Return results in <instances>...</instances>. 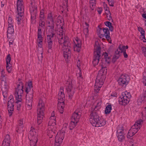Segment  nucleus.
I'll return each instance as SVG.
<instances>
[{
  "label": "nucleus",
  "instance_id": "2",
  "mask_svg": "<svg viewBox=\"0 0 146 146\" xmlns=\"http://www.w3.org/2000/svg\"><path fill=\"white\" fill-rule=\"evenodd\" d=\"M47 24H48L49 27L50 28L51 34L47 35V40L48 46V50L47 52H50L52 51V46L53 44L52 38L55 35L54 33V21L51 13H50L48 15V16L46 20Z\"/></svg>",
  "mask_w": 146,
  "mask_h": 146
},
{
  "label": "nucleus",
  "instance_id": "20",
  "mask_svg": "<svg viewBox=\"0 0 146 146\" xmlns=\"http://www.w3.org/2000/svg\"><path fill=\"white\" fill-rule=\"evenodd\" d=\"M13 96L10 95L9 98V100L8 102V109L9 113H11L14 110V99L12 98Z\"/></svg>",
  "mask_w": 146,
  "mask_h": 146
},
{
  "label": "nucleus",
  "instance_id": "40",
  "mask_svg": "<svg viewBox=\"0 0 146 146\" xmlns=\"http://www.w3.org/2000/svg\"><path fill=\"white\" fill-rule=\"evenodd\" d=\"M77 123H76L74 121L71 120L69 125V129L70 130L72 129L76 126Z\"/></svg>",
  "mask_w": 146,
  "mask_h": 146
},
{
  "label": "nucleus",
  "instance_id": "50",
  "mask_svg": "<svg viewBox=\"0 0 146 146\" xmlns=\"http://www.w3.org/2000/svg\"><path fill=\"white\" fill-rule=\"evenodd\" d=\"M31 90H33L32 88H31V87L27 86L26 87L25 91L28 94L29 92H30V91H31Z\"/></svg>",
  "mask_w": 146,
  "mask_h": 146
},
{
  "label": "nucleus",
  "instance_id": "17",
  "mask_svg": "<svg viewBox=\"0 0 146 146\" xmlns=\"http://www.w3.org/2000/svg\"><path fill=\"white\" fill-rule=\"evenodd\" d=\"M129 81V76L126 74H122L117 80L118 84L122 86H126L128 84Z\"/></svg>",
  "mask_w": 146,
  "mask_h": 146
},
{
  "label": "nucleus",
  "instance_id": "28",
  "mask_svg": "<svg viewBox=\"0 0 146 146\" xmlns=\"http://www.w3.org/2000/svg\"><path fill=\"white\" fill-rule=\"evenodd\" d=\"M103 56H104L106 63L108 64L110 63L111 61L110 55V54H108L107 52H105L104 53Z\"/></svg>",
  "mask_w": 146,
  "mask_h": 146
},
{
  "label": "nucleus",
  "instance_id": "33",
  "mask_svg": "<svg viewBox=\"0 0 146 146\" xmlns=\"http://www.w3.org/2000/svg\"><path fill=\"white\" fill-rule=\"evenodd\" d=\"M112 110L111 106L110 105H108L106 108L105 113L106 114H109Z\"/></svg>",
  "mask_w": 146,
  "mask_h": 146
},
{
  "label": "nucleus",
  "instance_id": "23",
  "mask_svg": "<svg viewBox=\"0 0 146 146\" xmlns=\"http://www.w3.org/2000/svg\"><path fill=\"white\" fill-rule=\"evenodd\" d=\"M80 117V113L74 112L71 117V120L74 121L76 123H78Z\"/></svg>",
  "mask_w": 146,
  "mask_h": 146
},
{
  "label": "nucleus",
  "instance_id": "37",
  "mask_svg": "<svg viewBox=\"0 0 146 146\" xmlns=\"http://www.w3.org/2000/svg\"><path fill=\"white\" fill-rule=\"evenodd\" d=\"M31 18L32 19H34L36 16V9L35 8V10H32L31 9Z\"/></svg>",
  "mask_w": 146,
  "mask_h": 146
},
{
  "label": "nucleus",
  "instance_id": "38",
  "mask_svg": "<svg viewBox=\"0 0 146 146\" xmlns=\"http://www.w3.org/2000/svg\"><path fill=\"white\" fill-rule=\"evenodd\" d=\"M102 104L101 100L100 98H98L96 100L95 103V108L98 107L100 106Z\"/></svg>",
  "mask_w": 146,
  "mask_h": 146
},
{
  "label": "nucleus",
  "instance_id": "8",
  "mask_svg": "<svg viewBox=\"0 0 146 146\" xmlns=\"http://www.w3.org/2000/svg\"><path fill=\"white\" fill-rule=\"evenodd\" d=\"M65 99L63 88L61 87L58 95V108L59 112L62 113L64 107V100Z\"/></svg>",
  "mask_w": 146,
  "mask_h": 146
},
{
  "label": "nucleus",
  "instance_id": "16",
  "mask_svg": "<svg viewBox=\"0 0 146 146\" xmlns=\"http://www.w3.org/2000/svg\"><path fill=\"white\" fill-rule=\"evenodd\" d=\"M65 132L63 130L58 132L55 137L54 146H60L64 138Z\"/></svg>",
  "mask_w": 146,
  "mask_h": 146
},
{
  "label": "nucleus",
  "instance_id": "55",
  "mask_svg": "<svg viewBox=\"0 0 146 146\" xmlns=\"http://www.w3.org/2000/svg\"><path fill=\"white\" fill-rule=\"evenodd\" d=\"M39 21H44V15H40Z\"/></svg>",
  "mask_w": 146,
  "mask_h": 146
},
{
  "label": "nucleus",
  "instance_id": "5",
  "mask_svg": "<svg viewBox=\"0 0 146 146\" xmlns=\"http://www.w3.org/2000/svg\"><path fill=\"white\" fill-rule=\"evenodd\" d=\"M89 121L93 126L96 127L104 126L106 124V121L103 119H100L99 116L94 111L91 113Z\"/></svg>",
  "mask_w": 146,
  "mask_h": 146
},
{
  "label": "nucleus",
  "instance_id": "14",
  "mask_svg": "<svg viewBox=\"0 0 146 146\" xmlns=\"http://www.w3.org/2000/svg\"><path fill=\"white\" fill-rule=\"evenodd\" d=\"M70 79H68L66 83V89L69 98L71 99L75 92V88L72 84Z\"/></svg>",
  "mask_w": 146,
  "mask_h": 146
},
{
  "label": "nucleus",
  "instance_id": "36",
  "mask_svg": "<svg viewBox=\"0 0 146 146\" xmlns=\"http://www.w3.org/2000/svg\"><path fill=\"white\" fill-rule=\"evenodd\" d=\"M38 50H43V42H36Z\"/></svg>",
  "mask_w": 146,
  "mask_h": 146
},
{
  "label": "nucleus",
  "instance_id": "13",
  "mask_svg": "<svg viewBox=\"0 0 146 146\" xmlns=\"http://www.w3.org/2000/svg\"><path fill=\"white\" fill-rule=\"evenodd\" d=\"M23 85L22 83L20 82L19 84L17 85V88L16 89L14 95L15 97L16 100L20 101L22 100L23 90Z\"/></svg>",
  "mask_w": 146,
  "mask_h": 146
},
{
  "label": "nucleus",
  "instance_id": "45",
  "mask_svg": "<svg viewBox=\"0 0 146 146\" xmlns=\"http://www.w3.org/2000/svg\"><path fill=\"white\" fill-rule=\"evenodd\" d=\"M125 46H120L118 48L120 50V52L122 53H123L125 51H126V50L125 49Z\"/></svg>",
  "mask_w": 146,
  "mask_h": 146
},
{
  "label": "nucleus",
  "instance_id": "24",
  "mask_svg": "<svg viewBox=\"0 0 146 146\" xmlns=\"http://www.w3.org/2000/svg\"><path fill=\"white\" fill-rule=\"evenodd\" d=\"M10 140L9 135H7L5 137L2 146H10Z\"/></svg>",
  "mask_w": 146,
  "mask_h": 146
},
{
  "label": "nucleus",
  "instance_id": "27",
  "mask_svg": "<svg viewBox=\"0 0 146 146\" xmlns=\"http://www.w3.org/2000/svg\"><path fill=\"white\" fill-rule=\"evenodd\" d=\"M39 25L38 27V32H42L44 29L45 22L44 21H39Z\"/></svg>",
  "mask_w": 146,
  "mask_h": 146
},
{
  "label": "nucleus",
  "instance_id": "46",
  "mask_svg": "<svg viewBox=\"0 0 146 146\" xmlns=\"http://www.w3.org/2000/svg\"><path fill=\"white\" fill-rule=\"evenodd\" d=\"M106 15L107 17L108 18V20L109 21H112L113 20L111 15L110 12V13L106 12Z\"/></svg>",
  "mask_w": 146,
  "mask_h": 146
},
{
  "label": "nucleus",
  "instance_id": "52",
  "mask_svg": "<svg viewBox=\"0 0 146 146\" xmlns=\"http://www.w3.org/2000/svg\"><path fill=\"white\" fill-rule=\"evenodd\" d=\"M96 1V0H90V6H93L94 5Z\"/></svg>",
  "mask_w": 146,
  "mask_h": 146
},
{
  "label": "nucleus",
  "instance_id": "62",
  "mask_svg": "<svg viewBox=\"0 0 146 146\" xmlns=\"http://www.w3.org/2000/svg\"><path fill=\"white\" fill-rule=\"evenodd\" d=\"M141 38H142V40L143 42H146V39H145V37L143 38V37L141 36Z\"/></svg>",
  "mask_w": 146,
  "mask_h": 146
},
{
  "label": "nucleus",
  "instance_id": "25",
  "mask_svg": "<svg viewBox=\"0 0 146 146\" xmlns=\"http://www.w3.org/2000/svg\"><path fill=\"white\" fill-rule=\"evenodd\" d=\"M23 119H20L18 121V125L17 128H16V131L19 133H21L23 131Z\"/></svg>",
  "mask_w": 146,
  "mask_h": 146
},
{
  "label": "nucleus",
  "instance_id": "29",
  "mask_svg": "<svg viewBox=\"0 0 146 146\" xmlns=\"http://www.w3.org/2000/svg\"><path fill=\"white\" fill-rule=\"evenodd\" d=\"M33 100H26V107L28 110H31L32 108Z\"/></svg>",
  "mask_w": 146,
  "mask_h": 146
},
{
  "label": "nucleus",
  "instance_id": "15",
  "mask_svg": "<svg viewBox=\"0 0 146 146\" xmlns=\"http://www.w3.org/2000/svg\"><path fill=\"white\" fill-rule=\"evenodd\" d=\"M131 97L130 93L127 92L122 93L119 99V103L123 105H125L129 103Z\"/></svg>",
  "mask_w": 146,
  "mask_h": 146
},
{
  "label": "nucleus",
  "instance_id": "60",
  "mask_svg": "<svg viewBox=\"0 0 146 146\" xmlns=\"http://www.w3.org/2000/svg\"><path fill=\"white\" fill-rule=\"evenodd\" d=\"M44 11L43 9H42L40 11V15H44Z\"/></svg>",
  "mask_w": 146,
  "mask_h": 146
},
{
  "label": "nucleus",
  "instance_id": "43",
  "mask_svg": "<svg viewBox=\"0 0 146 146\" xmlns=\"http://www.w3.org/2000/svg\"><path fill=\"white\" fill-rule=\"evenodd\" d=\"M80 61L79 60H78L77 62V66L78 67V68L79 69V73H78V75L79 77H81V74L80 73V72H81V70L79 67L80 66Z\"/></svg>",
  "mask_w": 146,
  "mask_h": 146
},
{
  "label": "nucleus",
  "instance_id": "51",
  "mask_svg": "<svg viewBox=\"0 0 146 146\" xmlns=\"http://www.w3.org/2000/svg\"><path fill=\"white\" fill-rule=\"evenodd\" d=\"M142 115L143 117L146 119V107L145 108L144 110L142 112Z\"/></svg>",
  "mask_w": 146,
  "mask_h": 146
},
{
  "label": "nucleus",
  "instance_id": "11",
  "mask_svg": "<svg viewBox=\"0 0 146 146\" xmlns=\"http://www.w3.org/2000/svg\"><path fill=\"white\" fill-rule=\"evenodd\" d=\"M29 138L30 141V146H36V143L38 140V135L35 129L32 127L31 128L29 131Z\"/></svg>",
  "mask_w": 146,
  "mask_h": 146
},
{
  "label": "nucleus",
  "instance_id": "63",
  "mask_svg": "<svg viewBox=\"0 0 146 146\" xmlns=\"http://www.w3.org/2000/svg\"><path fill=\"white\" fill-rule=\"evenodd\" d=\"M13 40H10V41L9 42V44L10 45V46H11V44H13Z\"/></svg>",
  "mask_w": 146,
  "mask_h": 146
},
{
  "label": "nucleus",
  "instance_id": "32",
  "mask_svg": "<svg viewBox=\"0 0 146 146\" xmlns=\"http://www.w3.org/2000/svg\"><path fill=\"white\" fill-rule=\"evenodd\" d=\"M38 51L37 55L38 60L40 61L42 60L43 58V50H38Z\"/></svg>",
  "mask_w": 146,
  "mask_h": 146
},
{
  "label": "nucleus",
  "instance_id": "44",
  "mask_svg": "<svg viewBox=\"0 0 146 146\" xmlns=\"http://www.w3.org/2000/svg\"><path fill=\"white\" fill-rule=\"evenodd\" d=\"M31 93L32 92H31V94H29L26 95V100H33V94Z\"/></svg>",
  "mask_w": 146,
  "mask_h": 146
},
{
  "label": "nucleus",
  "instance_id": "42",
  "mask_svg": "<svg viewBox=\"0 0 146 146\" xmlns=\"http://www.w3.org/2000/svg\"><path fill=\"white\" fill-rule=\"evenodd\" d=\"M138 29L139 31L141 34V35L143 38H145V31L143 29L140 27H138Z\"/></svg>",
  "mask_w": 146,
  "mask_h": 146
},
{
  "label": "nucleus",
  "instance_id": "10",
  "mask_svg": "<svg viewBox=\"0 0 146 146\" xmlns=\"http://www.w3.org/2000/svg\"><path fill=\"white\" fill-rule=\"evenodd\" d=\"M142 123V121L141 119L136 121L129 130L127 135V137L130 138L134 135L140 129Z\"/></svg>",
  "mask_w": 146,
  "mask_h": 146
},
{
  "label": "nucleus",
  "instance_id": "47",
  "mask_svg": "<svg viewBox=\"0 0 146 146\" xmlns=\"http://www.w3.org/2000/svg\"><path fill=\"white\" fill-rule=\"evenodd\" d=\"M103 6L105 12L110 13L109 8L108 7L107 5L105 3H104Z\"/></svg>",
  "mask_w": 146,
  "mask_h": 146
},
{
  "label": "nucleus",
  "instance_id": "41",
  "mask_svg": "<svg viewBox=\"0 0 146 146\" xmlns=\"http://www.w3.org/2000/svg\"><path fill=\"white\" fill-rule=\"evenodd\" d=\"M13 26V21L11 17H9L8 20V26Z\"/></svg>",
  "mask_w": 146,
  "mask_h": 146
},
{
  "label": "nucleus",
  "instance_id": "9",
  "mask_svg": "<svg viewBox=\"0 0 146 146\" xmlns=\"http://www.w3.org/2000/svg\"><path fill=\"white\" fill-rule=\"evenodd\" d=\"M6 75L1 76V90L3 95L4 98L7 97L8 95L9 89V83L6 80Z\"/></svg>",
  "mask_w": 146,
  "mask_h": 146
},
{
  "label": "nucleus",
  "instance_id": "35",
  "mask_svg": "<svg viewBox=\"0 0 146 146\" xmlns=\"http://www.w3.org/2000/svg\"><path fill=\"white\" fill-rule=\"evenodd\" d=\"M104 24L107 27L109 28L110 30L111 31H113V28L111 25V23L109 21H106L104 22Z\"/></svg>",
  "mask_w": 146,
  "mask_h": 146
},
{
  "label": "nucleus",
  "instance_id": "18",
  "mask_svg": "<svg viewBox=\"0 0 146 146\" xmlns=\"http://www.w3.org/2000/svg\"><path fill=\"white\" fill-rule=\"evenodd\" d=\"M123 131V128L122 125H119L117 127V135L118 140L120 142L123 141L125 139Z\"/></svg>",
  "mask_w": 146,
  "mask_h": 146
},
{
  "label": "nucleus",
  "instance_id": "49",
  "mask_svg": "<svg viewBox=\"0 0 146 146\" xmlns=\"http://www.w3.org/2000/svg\"><path fill=\"white\" fill-rule=\"evenodd\" d=\"M110 6L113 7L114 3V0H107Z\"/></svg>",
  "mask_w": 146,
  "mask_h": 146
},
{
  "label": "nucleus",
  "instance_id": "31",
  "mask_svg": "<svg viewBox=\"0 0 146 146\" xmlns=\"http://www.w3.org/2000/svg\"><path fill=\"white\" fill-rule=\"evenodd\" d=\"M121 52L119 48L117 49L115 52V55L113 57V60L118 59L120 55Z\"/></svg>",
  "mask_w": 146,
  "mask_h": 146
},
{
  "label": "nucleus",
  "instance_id": "61",
  "mask_svg": "<svg viewBox=\"0 0 146 146\" xmlns=\"http://www.w3.org/2000/svg\"><path fill=\"white\" fill-rule=\"evenodd\" d=\"M2 123V119L1 117V116H0V128L1 127L2 125L1 124Z\"/></svg>",
  "mask_w": 146,
  "mask_h": 146
},
{
  "label": "nucleus",
  "instance_id": "21",
  "mask_svg": "<svg viewBox=\"0 0 146 146\" xmlns=\"http://www.w3.org/2000/svg\"><path fill=\"white\" fill-rule=\"evenodd\" d=\"M102 31H103L104 34H101L100 36L104 37L105 36L106 38L107 39L108 42L110 43V42L111 41V38L110 36V33L108 29L107 28H104Z\"/></svg>",
  "mask_w": 146,
  "mask_h": 146
},
{
  "label": "nucleus",
  "instance_id": "7",
  "mask_svg": "<svg viewBox=\"0 0 146 146\" xmlns=\"http://www.w3.org/2000/svg\"><path fill=\"white\" fill-rule=\"evenodd\" d=\"M17 6L18 14L17 15L16 20L18 24L22 21L24 11V8L23 0H17Z\"/></svg>",
  "mask_w": 146,
  "mask_h": 146
},
{
  "label": "nucleus",
  "instance_id": "22",
  "mask_svg": "<svg viewBox=\"0 0 146 146\" xmlns=\"http://www.w3.org/2000/svg\"><path fill=\"white\" fill-rule=\"evenodd\" d=\"M11 60L10 55L9 54L7 55L6 60L7 70L9 73H10L11 71L12 65L10 62Z\"/></svg>",
  "mask_w": 146,
  "mask_h": 146
},
{
  "label": "nucleus",
  "instance_id": "54",
  "mask_svg": "<svg viewBox=\"0 0 146 146\" xmlns=\"http://www.w3.org/2000/svg\"><path fill=\"white\" fill-rule=\"evenodd\" d=\"M97 11L98 13L99 14H100L102 11L103 9L102 8H98L97 9Z\"/></svg>",
  "mask_w": 146,
  "mask_h": 146
},
{
  "label": "nucleus",
  "instance_id": "48",
  "mask_svg": "<svg viewBox=\"0 0 146 146\" xmlns=\"http://www.w3.org/2000/svg\"><path fill=\"white\" fill-rule=\"evenodd\" d=\"M143 82L145 85L146 86V74L143 73Z\"/></svg>",
  "mask_w": 146,
  "mask_h": 146
},
{
  "label": "nucleus",
  "instance_id": "34",
  "mask_svg": "<svg viewBox=\"0 0 146 146\" xmlns=\"http://www.w3.org/2000/svg\"><path fill=\"white\" fill-rule=\"evenodd\" d=\"M7 33L9 34H13L14 32L13 26H9L7 27Z\"/></svg>",
  "mask_w": 146,
  "mask_h": 146
},
{
  "label": "nucleus",
  "instance_id": "39",
  "mask_svg": "<svg viewBox=\"0 0 146 146\" xmlns=\"http://www.w3.org/2000/svg\"><path fill=\"white\" fill-rule=\"evenodd\" d=\"M22 101H18V100H16L15 103L16 104L17 106V109L18 110H19L20 109L21 107V106L22 103Z\"/></svg>",
  "mask_w": 146,
  "mask_h": 146
},
{
  "label": "nucleus",
  "instance_id": "56",
  "mask_svg": "<svg viewBox=\"0 0 146 146\" xmlns=\"http://www.w3.org/2000/svg\"><path fill=\"white\" fill-rule=\"evenodd\" d=\"M3 75H6L5 72L4 70L3 69L1 70V76Z\"/></svg>",
  "mask_w": 146,
  "mask_h": 146
},
{
  "label": "nucleus",
  "instance_id": "4",
  "mask_svg": "<svg viewBox=\"0 0 146 146\" xmlns=\"http://www.w3.org/2000/svg\"><path fill=\"white\" fill-rule=\"evenodd\" d=\"M56 117L54 112L53 111L50 117L48 126V130L47 132V135L50 138H52L54 135L56 129Z\"/></svg>",
  "mask_w": 146,
  "mask_h": 146
},
{
  "label": "nucleus",
  "instance_id": "30",
  "mask_svg": "<svg viewBox=\"0 0 146 146\" xmlns=\"http://www.w3.org/2000/svg\"><path fill=\"white\" fill-rule=\"evenodd\" d=\"M43 38L42 36V32H37V38L36 42H43Z\"/></svg>",
  "mask_w": 146,
  "mask_h": 146
},
{
  "label": "nucleus",
  "instance_id": "59",
  "mask_svg": "<svg viewBox=\"0 0 146 146\" xmlns=\"http://www.w3.org/2000/svg\"><path fill=\"white\" fill-rule=\"evenodd\" d=\"M124 57L125 58H127L128 57V55L126 53V51L123 52Z\"/></svg>",
  "mask_w": 146,
  "mask_h": 146
},
{
  "label": "nucleus",
  "instance_id": "3",
  "mask_svg": "<svg viewBox=\"0 0 146 146\" xmlns=\"http://www.w3.org/2000/svg\"><path fill=\"white\" fill-rule=\"evenodd\" d=\"M107 69L106 66L102 65V69L100 70L98 73L96 80L94 85V90L95 92H98L100 88L103 84L104 81L106 78V75L107 74Z\"/></svg>",
  "mask_w": 146,
  "mask_h": 146
},
{
  "label": "nucleus",
  "instance_id": "19",
  "mask_svg": "<svg viewBox=\"0 0 146 146\" xmlns=\"http://www.w3.org/2000/svg\"><path fill=\"white\" fill-rule=\"evenodd\" d=\"M73 41L74 44V50L75 51L79 52L80 51L81 48V41L79 38L76 37L73 40Z\"/></svg>",
  "mask_w": 146,
  "mask_h": 146
},
{
  "label": "nucleus",
  "instance_id": "53",
  "mask_svg": "<svg viewBox=\"0 0 146 146\" xmlns=\"http://www.w3.org/2000/svg\"><path fill=\"white\" fill-rule=\"evenodd\" d=\"M142 51L143 52L144 55L146 54V48L144 47H142L141 48Z\"/></svg>",
  "mask_w": 146,
  "mask_h": 146
},
{
  "label": "nucleus",
  "instance_id": "6",
  "mask_svg": "<svg viewBox=\"0 0 146 146\" xmlns=\"http://www.w3.org/2000/svg\"><path fill=\"white\" fill-rule=\"evenodd\" d=\"M44 102L41 99H40L37 107V123L40 124L44 117L45 110Z\"/></svg>",
  "mask_w": 146,
  "mask_h": 146
},
{
  "label": "nucleus",
  "instance_id": "26",
  "mask_svg": "<svg viewBox=\"0 0 146 146\" xmlns=\"http://www.w3.org/2000/svg\"><path fill=\"white\" fill-rule=\"evenodd\" d=\"M146 96L143 93V94L141 95L138 98L137 102L139 105H140L144 101H146Z\"/></svg>",
  "mask_w": 146,
  "mask_h": 146
},
{
  "label": "nucleus",
  "instance_id": "58",
  "mask_svg": "<svg viewBox=\"0 0 146 146\" xmlns=\"http://www.w3.org/2000/svg\"><path fill=\"white\" fill-rule=\"evenodd\" d=\"M27 87H29L31 88H33L32 83L31 82H30L28 83V85Z\"/></svg>",
  "mask_w": 146,
  "mask_h": 146
},
{
  "label": "nucleus",
  "instance_id": "12",
  "mask_svg": "<svg viewBox=\"0 0 146 146\" xmlns=\"http://www.w3.org/2000/svg\"><path fill=\"white\" fill-rule=\"evenodd\" d=\"M98 43L96 42H95L94 45L95 51L94 52V56L93 61V64L94 66L97 65L99 61L100 48L98 45Z\"/></svg>",
  "mask_w": 146,
  "mask_h": 146
},
{
  "label": "nucleus",
  "instance_id": "57",
  "mask_svg": "<svg viewBox=\"0 0 146 146\" xmlns=\"http://www.w3.org/2000/svg\"><path fill=\"white\" fill-rule=\"evenodd\" d=\"M84 33L86 34V35L87 36L88 35V28H86L84 29Z\"/></svg>",
  "mask_w": 146,
  "mask_h": 146
},
{
  "label": "nucleus",
  "instance_id": "1",
  "mask_svg": "<svg viewBox=\"0 0 146 146\" xmlns=\"http://www.w3.org/2000/svg\"><path fill=\"white\" fill-rule=\"evenodd\" d=\"M57 33L58 42L61 44L63 52L64 57L66 60L67 61L70 58L71 53L68 38L64 35L62 27L59 29Z\"/></svg>",
  "mask_w": 146,
  "mask_h": 146
},
{
  "label": "nucleus",
  "instance_id": "64",
  "mask_svg": "<svg viewBox=\"0 0 146 146\" xmlns=\"http://www.w3.org/2000/svg\"><path fill=\"white\" fill-rule=\"evenodd\" d=\"M142 16L143 17L146 19V14H143L142 15Z\"/></svg>",
  "mask_w": 146,
  "mask_h": 146
}]
</instances>
